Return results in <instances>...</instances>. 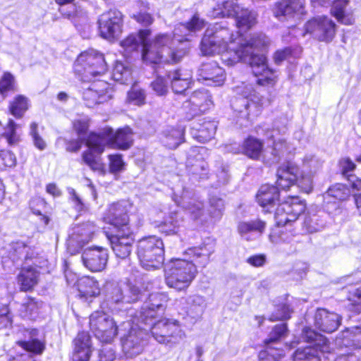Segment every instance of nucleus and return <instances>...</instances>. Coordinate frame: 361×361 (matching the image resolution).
Segmentation results:
<instances>
[{
	"instance_id": "nucleus-1",
	"label": "nucleus",
	"mask_w": 361,
	"mask_h": 361,
	"mask_svg": "<svg viewBox=\"0 0 361 361\" xmlns=\"http://www.w3.org/2000/svg\"><path fill=\"white\" fill-rule=\"evenodd\" d=\"M276 185H261L256 194V201L264 213L271 212L276 202H279L281 191L288 192L297 185L300 192L309 193L312 190V178L310 174L300 170L292 160H286L276 169Z\"/></svg>"
},
{
	"instance_id": "nucleus-2",
	"label": "nucleus",
	"mask_w": 361,
	"mask_h": 361,
	"mask_svg": "<svg viewBox=\"0 0 361 361\" xmlns=\"http://www.w3.org/2000/svg\"><path fill=\"white\" fill-rule=\"evenodd\" d=\"M152 30L142 28L137 30L141 45V58L143 62L152 66L157 65L174 66L180 63L188 54L186 47H171V36L167 33H159L149 40Z\"/></svg>"
},
{
	"instance_id": "nucleus-3",
	"label": "nucleus",
	"mask_w": 361,
	"mask_h": 361,
	"mask_svg": "<svg viewBox=\"0 0 361 361\" xmlns=\"http://www.w3.org/2000/svg\"><path fill=\"white\" fill-rule=\"evenodd\" d=\"M267 44L261 34H254L249 38V44L245 46V51L240 55H234L229 60L230 64L246 62L250 68L251 73L256 78V84L262 87H274L279 76L276 71L269 66L268 60L263 53Z\"/></svg>"
},
{
	"instance_id": "nucleus-4",
	"label": "nucleus",
	"mask_w": 361,
	"mask_h": 361,
	"mask_svg": "<svg viewBox=\"0 0 361 361\" xmlns=\"http://www.w3.org/2000/svg\"><path fill=\"white\" fill-rule=\"evenodd\" d=\"M247 44H249V39L242 42L232 30L220 27L205 30L202 37L200 49L203 56L221 54L222 62L228 66H233L235 64H230L229 60L234 55H240L241 52L243 54Z\"/></svg>"
},
{
	"instance_id": "nucleus-5",
	"label": "nucleus",
	"mask_w": 361,
	"mask_h": 361,
	"mask_svg": "<svg viewBox=\"0 0 361 361\" xmlns=\"http://www.w3.org/2000/svg\"><path fill=\"white\" fill-rule=\"evenodd\" d=\"M306 209L305 201L298 195H288L279 202L274 213L276 228L271 231L270 236L279 237L284 241L295 236V230L292 229L286 234L283 228L296 221Z\"/></svg>"
},
{
	"instance_id": "nucleus-6",
	"label": "nucleus",
	"mask_w": 361,
	"mask_h": 361,
	"mask_svg": "<svg viewBox=\"0 0 361 361\" xmlns=\"http://www.w3.org/2000/svg\"><path fill=\"white\" fill-rule=\"evenodd\" d=\"M195 264L183 258H171L164 268L166 286L178 293H186L197 276Z\"/></svg>"
},
{
	"instance_id": "nucleus-7",
	"label": "nucleus",
	"mask_w": 361,
	"mask_h": 361,
	"mask_svg": "<svg viewBox=\"0 0 361 361\" xmlns=\"http://www.w3.org/2000/svg\"><path fill=\"white\" fill-rule=\"evenodd\" d=\"M108 71L105 56L94 49L81 51L73 64V71L79 80L85 82L91 78L104 75Z\"/></svg>"
},
{
	"instance_id": "nucleus-8",
	"label": "nucleus",
	"mask_w": 361,
	"mask_h": 361,
	"mask_svg": "<svg viewBox=\"0 0 361 361\" xmlns=\"http://www.w3.org/2000/svg\"><path fill=\"white\" fill-rule=\"evenodd\" d=\"M106 131H107V126L104 127L100 132H89L84 139L87 149L81 154L82 163L92 171L102 175L106 173L105 164L100 157L108 147V135Z\"/></svg>"
},
{
	"instance_id": "nucleus-9",
	"label": "nucleus",
	"mask_w": 361,
	"mask_h": 361,
	"mask_svg": "<svg viewBox=\"0 0 361 361\" xmlns=\"http://www.w3.org/2000/svg\"><path fill=\"white\" fill-rule=\"evenodd\" d=\"M136 253L142 267L157 269L164 261V242L154 235L142 237L137 243Z\"/></svg>"
},
{
	"instance_id": "nucleus-10",
	"label": "nucleus",
	"mask_w": 361,
	"mask_h": 361,
	"mask_svg": "<svg viewBox=\"0 0 361 361\" xmlns=\"http://www.w3.org/2000/svg\"><path fill=\"white\" fill-rule=\"evenodd\" d=\"M37 329H25L22 331V338L15 341V344L25 353H18L9 355L7 361H37L35 356L41 355L46 350V342L38 337Z\"/></svg>"
},
{
	"instance_id": "nucleus-11",
	"label": "nucleus",
	"mask_w": 361,
	"mask_h": 361,
	"mask_svg": "<svg viewBox=\"0 0 361 361\" xmlns=\"http://www.w3.org/2000/svg\"><path fill=\"white\" fill-rule=\"evenodd\" d=\"M133 208V203L126 200L112 202L106 209L102 220L111 226V232L132 231L130 216Z\"/></svg>"
},
{
	"instance_id": "nucleus-12",
	"label": "nucleus",
	"mask_w": 361,
	"mask_h": 361,
	"mask_svg": "<svg viewBox=\"0 0 361 361\" xmlns=\"http://www.w3.org/2000/svg\"><path fill=\"white\" fill-rule=\"evenodd\" d=\"M150 333L156 341L164 344H176L185 336L180 322L170 318L154 322L150 327Z\"/></svg>"
},
{
	"instance_id": "nucleus-13",
	"label": "nucleus",
	"mask_w": 361,
	"mask_h": 361,
	"mask_svg": "<svg viewBox=\"0 0 361 361\" xmlns=\"http://www.w3.org/2000/svg\"><path fill=\"white\" fill-rule=\"evenodd\" d=\"M90 329L102 343H111L118 334V326L112 317L103 311H94L90 316Z\"/></svg>"
},
{
	"instance_id": "nucleus-14",
	"label": "nucleus",
	"mask_w": 361,
	"mask_h": 361,
	"mask_svg": "<svg viewBox=\"0 0 361 361\" xmlns=\"http://www.w3.org/2000/svg\"><path fill=\"white\" fill-rule=\"evenodd\" d=\"M305 33L310 34L319 42L329 43L336 34V25L326 16L314 17L305 24Z\"/></svg>"
},
{
	"instance_id": "nucleus-15",
	"label": "nucleus",
	"mask_w": 361,
	"mask_h": 361,
	"mask_svg": "<svg viewBox=\"0 0 361 361\" xmlns=\"http://www.w3.org/2000/svg\"><path fill=\"white\" fill-rule=\"evenodd\" d=\"M213 106L212 97L207 90H195L183 103L185 118L190 121L202 116Z\"/></svg>"
},
{
	"instance_id": "nucleus-16",
	"label": "nucleus",
	"mask_w": 361,
	"mask_h": 361,
	"mask_svg": "<svg viewBox=\"0 0 361 361\" xmlns=\"http://www.w3.org/2000/svg\"><path fill=\"white\" fill-rule=\"evenodd\" d=\"M123 13L116 9H110L98 20V30L101 37L108 40L117 38L123 32Z\"/></svg>"
},
{
	"instance_id": "nucleus-17",
	"label": "nucleus",
	"mask_w": 361,
	"mask_h": 361,
	"mask_svg": "<svg viewBox=\"0 0 361 361\" xmlns=\"http://www.w3.org/2000/svg\"><path fill=\"white\" fill-rule=\"evenodd\" d=\"M305 0H277L271 7L273 16L279 20H290L306 14Z\"/></svg>"
},
{
	"instance_id": "nucleus-18",
	"label": "nucleus",
	"mask_w": 361,
	"mask_h": 361,
	"mask_svg": "<svg viewBox=\"0 0 361 361\" xmlns=\"http://www.w3.org/2000/svg\"><path fill=\"white\" fill-rule=\"evenodd\" d=\"M106 236L112 251L117 258L121 259L129 258L135 242V233L133 230L109 232Z\"/></svg>"
},
{
	"instance_id": "nucleus-19",
	"label": "nucleus",
	"mask_w": 361,
	"mask_h": 361,
	"mask_svg": "<svg viewBox=\"0 0 361 361\" xmlns=\"http://www.w3.org/2000/svg\"><path fill=\"white\" fill-rule=\"evenodd\" d=\"M108 147L112 149L126 151L130 149L134 143L133 132L129 126H124L114 130L107 126Z\"/></svg>"
},
{
	"instance_id": "nucleus-20",
	"label": "nucleus",
	"mask_w": 361,
	"mask_h": 361,
	"mask_svg": "<svg viewBox=\"0 0 361 361\" xmlns=\"http://www.w3.org/2000/svg\"><path fill=\"white\" fill-rule=\"evenodd\" d=\"M109 259L108 250L103 247H91L82 254L84 266L92 272L105 269Z\"/></svg>"
},
{
	"instance_id": "nucleus-21",
	"label": "nucleus",
	"mask_w": 361,
	"mask_h": 361,
	"mask_svg": "<svg viewBox=\"0 0 361 361\" xmlns=\"http://www.w3.org/2000/svg\"><path fill=\"white\" fill-rule=\"evenodd\" d=\"M71 361H90L93 347L92 337L87 331H78L72 341Z\"/></svg>"
},
{
	"instance_id": "nucleus-22",
	"label": "nucleus",
	"mask_w": 361,
	"mask_h": 361,
	"mask_svg": "<svg viewBox=\"0 0 361 361\" xmlns=\"http://www.w3.org/2000/svg\"><path fill=\"white\" fill-rule=\"evenodd\" d=\"M194 119L192 128L194 138L202 143L211 140L216 133L217 122L209 116H200Z\"/></svg>"
},
{
	"instance_id": "nucleus-23",
	"label": "nucleus",
	"mask_w": 361,
	"mask_h": 361,
	"mask_svg": "<svg viewBox=\"0 0 361 361\" xmlns=\"http://www.w3.org/2000/svg\"><path fill=\"white\" fill-rule=\"evenodd\" d=\"M186 169L190 175L198 179L209 178V164L197 148L192 149L187 157Z\"/></svg>"
},
{
	"instance_id": "nucleus-24",
	"label": "nucleus",
	"mask_w": 361,
	"mask_h": 361,
	"mask_svg": "<svg viewBox=\"0 0 361 361\" xmlns=\"http://www.w3.org/2000/svg\"><path fill=\"white\" fill-rule=\"evenodd\" d=\"M111 85L104 80L93 81L85 93L87 105L93 106L108 101L111 98Z\"/></svg>"
},
{
	"instance_id": "nucleus-25",
	"label": "nucleus",
	"mask_w": 361,
	"mask_h": 361,
	"mask_svg": "<svg viewBox=\"0 0 361 361\" xmlns=\"http://www.w3.org/2000/svg\"><path fill=\"white\" fill-rule=\"evenodd\" d=\"M289 330L288 324L286 322L274 325L268 335V337L263 340V350L268 351H276V355H285L284 350L282 348L276 347L283 339L288 336Z\"/></svg>"
},
{
	"instance_id": "nucleus-26",
	"label": "nucleus",
	"mask_w": 361,
	"mask_h": 361,
	"mask_svg": "<svg viewBox=\"0 0 361 361\" xmlns=\"http://www.w3.org/2000/svg\"><path fill=\"white\" fill-rule=\"evenodd\" d=\"M75 286L78 292V298L85 301L91 300L101 293L99 281L93 276H82L78 278Z\"/></svg>"
},
{
	"instance_id": "nucleus-27",
	"label": "nucleus",
	"mask_w": 361,
	"mask_h": 361,
	"mask_svg": "<svg viewBox=\"0 0 361 361\" xmlns=\"http://www.w3.org/2000/svg\"><path fill=\"white\" fill-rule=\"evenodd\" d=\"M314 325L319 331L331 334L340 326V319L337 314L319 308L314 314Z\"/></svg>"
},
{
	"instance_id": "nucleus-28",
	"label": "nucleus",
	"mask_w": 361,
	"mask_h": 361,
	"mask_svg": "<svg viewBox=\"0 0 361 361\" xmlns=\"http://www.w3.org/2000/svg\"><path fill=\"white\" fill-rule=\"evenodd\" d=\"M143 333L140 330L131 329L121 339L122 349L124 353L133 357L142 352Z\"/></svg>"
},
{
	"instance_id": "nucleus-29",
	"label": "nucleus",
	"mask_w": 361,
	"mask_h": 361,
	"mask_svg": "<svg viewBox=\"0 0 361 361\" xmlns=\"http://www.w3.org/2000/svg\"><path fill=\"white\" fill-rule=\"evenodd\" d=\"M20 292H32L39 281V271L32 266L21 267L16 277Z\"/></svg>"
},
{
	"instance_id": "nucleus-30",
	"label": "nucleus",
	"mask_w": 361,
	"mask_h": 361,
	"mask_svg": "<svg viewBox=\"0 0 361 361\" xmlns=\"http://www.w3.org/2000/svg\"><path fill=\"white\" fill-rule=\"evenodd\" d=\"M43 301L26 295L18 309V315L24 320H35L39 315Z\"/></svg>"
},
{
	"instance_id": "nucleus-31",
	"label": "nucleus",
	"mask_w": 361,
	"mask_h": 361,
	"mask_svg": "<svg viewBox=\"0 0 361 361\" xmlns=\"http://www.w3.org/2000/svg\"><path fill=\"white\" fill-rule=\"evenodd\" d=\"M264 152V141L253 135H247L240 145V152L253 161H259Z\"/></svg>"
},
{
	"instance_id": "nucleus-32",
	"label": "nucleus",
	"mask_w": 361,
	"mask_h": 361,
	"mask_svg": "<svg viewBox=\"0 0 361 361\" xmlns=\"http://www.w3.org/2000/svg\"><path fill=\"white\" fill-rule=\"evenodd\" d=\"M336 341L341 348L360 349L361 328L359 326L345 328L338 334L336 338Z\"/></svg>"
},
{
	"instance_id": "nucleus-33",
	"label": "nucleus",
	"mask_w": 361,
	"mask_h": 361,
	"mask_svg": "<svg viewBox=\"0 0 361 361\" xmlns=\"http://www.w3.org/2000/svg\"><path fill=\"white\" fill-rule=\"evenodd\" d=\"M301 336L304 342L312 344L310 346L318 348L320 353H326L331 352L329 340L311 327L305 326L302 330Z\"/></svg>"
},
{
	"instance_id": "nucleus-34",
	"label": "nucleus",
	"mask_w": 361,
	"mask_h": 361,
	"mask_svg": "<svg viewBox=\"0 0 361 361\" xmlns=\"http://www.w3.org/2000/svg\"><path fill=\"white\" fill-rule=\"evenodd\" d=\"M168 77L171 78V86L176 94H183L190 88L192 77L190 73L183 72L180 68H176L169 72Z\"/></svg>"
},
{
	"instance_id": "nucleus-35",
	"label": "nucleus",
	"mask_w": 361,
	"mask_h": 361,
	"mask_svg": "<svg viewBox=\"0 0 361 361\" xmlns=\"http://www.w3.org/2000/svg\"><path fill=\"white\" fill-rule=\"evenodd\" d=\"M212 250L206 244L188 247L185 255L188 257L187 260L192 262L196 269L197 267H204L209 262Z\"/></svg>"
},
{
	"instance_id": "nucleus-36",
	"label": "nucleus",
	"mask_w": 361,
	"mask_h": 361,
	"mask_svg": "<svg viewBox=\"0 0 361 361\" xmlns=\"http://www.w3.org/2000/svg\"><path fill=\"white\" fill-rule=\"evenodd\" d=\"M160 140L166 148L175 149L185 141V130L180 127H171L162 133Z\"/></svg>"
},
{
	"instance_id": "nucleus-37",
	"label": "nucleus",
	"mask_w": 361,
	"mask_h": 361,
	"mask_svg": "<svg viewBox=\"0 0 361 361\" xmlns=\"http://www.w3.org/2000/svg\"><path fill=\"white\" fill-rule=\"evenodd\" d=\"M183 221L182 217L178 216L176 214H171L158 223L156 228L165 235H175L179 233Z\"/></svg>"
},
{
	"instance_id": "nucleus-38",
	"label": "nucleus",
	"mask_w": 361,
	"mask_h": 361,
	"mask_svg": "<svg viewBox=\"0 0 361 361\" xmlns=\"http://www.w3.org/2000/svg\"><path fill=\"white\" fill-rule=\"evenodd\" d=\"M146 290L147 287L142 281L136 279L128 281L126 293L122 295L121 300L129 303L135 302L142 298Z\"/></svg>"
},
{
	"instance_id": "nucleus-39",
	"label": "nucleus",
	"mask_w": 361,
	"mask_h": 361,
	"mask_svg": "<svg viewBox=\"0 0 361 361\" xmlns=\"http://www.w3.org/2000/svg\"><path fill=\"white\" fill-rule=\"evenodd\" d=\"M236 27L241 31L247 32L257 23V18L251 11L240 7L235 17Z\"/></svg>"
},
{
	"instance_id": "nucleus-40",
	"label": "nucleus",
	"mask_w": 361,
	"mask_h": 361,
	"mask_svg": "<svg viewBox=\"0 0 361 361\" xmlns=\"http://www.w3.org/2000/svg\"><path fill=\"white\" fill-rule=\"evenodd\" d=\"M201 74L206 80L222 83L225 80L224 70L216 63H207L201 68Z\"/></svg>"
},
{
	"instance_id": "nucleus-41",
	"label": "nucleus",
	"mask_w": 361,
	"mask_h": 361,
	"mask_svg": "<svg viewBox=\"0 0 361 361\" xmlns=\"http://www.w3.org/2000/svg\"><path fill=\"white\" fill-rule=\"evenodd\" d=\"M30 247L23 241H14L10 244L8 250V257L13 261L16 262L20 259H30Z\"/></svg>"
},
{
	"instance_id": "nucleus-42",
	"label": "nucleus",
	"mask_w": 361,
	"mask_h": 361,
	"mask_svg": "<svg viewBox=\"0 0 361 361\" xmlns=\"http://www.w3.org/2000/svg\"><path fill=\"white\" fill-rule=\"evenodd\" d=\"M29 109V100L23 94H18L9 102L8 111L16 118H21Z\"/></svg>"
},
{
	"instance_id": "nucleus-43",
	"label": "nucleus",
	"mask_w": 361,
	"mask_h": 361,
	"mask_svg": "<svg viewBox=\"0 0 361 361\" xmlns=\"http://www.w3.org/2000/svg\"><path fill=\"white\" fill-rule=\"evenodd\" d=\"M328 197L334 199V202H342L347 201L351 196L349 187L341 183L331 185L326 190Z\"/></svg>"
},
{
	"instance_id": "nucleus-44",
	"label": "nucleus",
	"mask_w": 361,
	"mask_h": 361,
	"mask_svg": "<svg viewBox=\"0 0 361 361\" xmlns=\"http://www.w3.org/2000/svg\"><path fill=\"white\" fill-rule=\"evenodd\" d=\"M319 352V350L315 347L298 348L293 354V361H322Z\"/></svg>"
},
{
	"instance_id": "nucleus-45",
	"label": "nucleus",
	"mask_w": 361,
	"mask_h": 361,
	"mask_svg": "<svg viewBox=\"0 0 361 361\" xmlns=\"http://www.w3.org/2000/svg\"><path fill=\"white\" fill-rule=\"evenodd\" d=\"M349 1V0H343L340 4L335 6L331 12V15L339 23L345 25H351L355 23V18L353 13H346L345 11Z\"/></svg>"
},
{
	"instance_id": "nucleus-46",
	"label": "nucleus",
	"mask_w": 361,
	"mask_h": 361,
	"mask_svg": "<svg viewBox=\"0 0 361 361\" xmlns=\"http://www.w3.org/2000/svg\"><path fill=\"white\" fill-rule=\"evenodd\" d=\"M266 222L259 219L249 221H240L238 224L237 231L240 235H244L251 232L262 233L266 228Z\"/></svg>"
},
{
	"instance_id": "nucleus-47",
	"label": "nucleus",
	"mask_w": 361,
	"mask_h": 361,
	"mask_svg": "<svg viewBox=\"0 0 361 361\" xmlns=\"http://www.w3.org/2000/svg\"><path fill=\"white\" fill-rule=\"evenodd\" d=\"M245 97L247 99L245 104L247 116H259L264 107V97L255 94H246Z\"/></svg>"
},
{
	"instance_id": "nucleus-48",
	"label": "nucleus",
	"mask_w": 361,
	"mask_h": 361,
	"mask_svg": "<svg viewBox=\"0 0 361 361\" xmlns=\"http://www.w3.org/2000/svg\"><path fill=\"white\" fill-rule=\"evenodd\" d=\"M164 313V311L157 310L156 307L144 302L140 311L139 319L144 324H152L156 319L160 317Z\"/></svg>"
},
{
	"instance_id": "nucleus-49",
	"label": "nucleus",
	"mask_w": 361,
	"mask_h": 361,
	"mask_svg": "<svg viewBox=\"0 0 361 361\" xmlns=\"http://www.w3.org/2000/svg\"><path fill=\"white\" fill-rule=\"evenodd\" d=\"M17 90L18 85L14 75L10 72H4L0 78V94L6 97Z\"/></svg>"
},
{
	"instance_id": "nucleus-50",
	"label": "nucleus",
	"mask_w": 361,
	"mask_h": 361,
	"mask_svg": "<svg viewBox=\"0 0 361 361\" xmlns=\"http://www.w3.org/2000/svg\"><path fill=\"white\" fill-rule=\"evenodd\" d=\"M170 298L168 293L164 292H154L149 294L145 303L154 307L157 310L166 312Z\"/></svg>"
},
{
	"instance_id": "nucleus-51",
	"label": "nucleus",
	"mask_w": 361,
	"mask_h": 361,
	"mask_svg": "<svg viewBox=\"0 0 361 361\" xmlns=\"http://www.w3.org/2000/svg\"><path fill=\"white\" fill-rule=\"evenodd\" d=\"M293 312V310L289 304L279 303L276 305V311L270 314L268 320L272 322L286 321L290 319Z\"/></svg>"
},
{
	"instance_id": "nucleus-52",
	"label": "nucleus",
	"mask_w": 361,
	"mask_h": 361,
	"mask_svg": "<svg viewBox=\"0 0 361 361\" xmlns=\"http://www.w3.org/2000/svg\"><path fill=\"white\" fill-rule=\"evenodd\" d=\"M109 170L111 173L116 174L126 169L123 156L119 153L110 154L107 156Z\"/></svg>"
},
{
	"instance_id": "nucleus-53",
	"label": "nucleus",
	"mask_w": 361,
	"mask_h": 361,
	"mask_svg": "<svg viewBox=\"0 0 361 361\" xmlns=\"http://www.w3.org/2000/svg\"><path fill=\"white\" fill-rule=\"evenodd\" d=\"M17 124L13 119H9L6 125L5 131L1 135L9 145H15L20 141V136L16 133Z\"/></svg>"
},
{
	"instance_id": "nucleus-54",
	"label": "nucleus",
	"mask_w": 361,
	"mask_h": 361,
	"mask_svg": "<svg viewBox=\"0 0 361 361\" xmlns=\"http://www.w3.org/2000/svg\"><path fill=\"white\" fill-rule=\"evenodd\" d=\"M346 300L352 311L361 312V286L348 291Z\"/></svg>"
},
{
	"instance_id": "nucleus-55",
	"label": "nucleus",
	"mask_w": 361,
	"mask_h": 361,
	"mask_svg": "<svg viewBox=\"0 0 361 361\" xmlns=\"http://www.w3.org/2000/svg\"><path fill=\"white\" fill-rule=\"evenodd\" d=\"M218 7L220 11L219 15L221 17L234 18L241 6L232 1L226 0L219 4Z\"/></svg>"
},
{
	"instance_id": "nucleus-56",
	"label": "nucleus",
	"mask_w": 361,
	"mask_h": 361,
	"mask_svg": "<svg viewBox=\"0 0 361 361\" xmlns=\"http://www.w3.org/2000/svg\"><path fill=\"white\" fill-rule=\"evenodd\" d=\"M119 44L126 51H137L140 44L137 32L128 34L120 42Z\"/></svg>"
},
{
	"instance_id": "nucleus-57",
	"label": "nucleus",
	"mask_w": 361,
	"mask_h": 361,
	"mask_svg": "<svg viewBox=\"0 0 361 361\" xmlns=\"http://www.w3.org/2000/svg\"><path fill=\"white\" fill-rule=\"evenodd\" d=\"M185 211L191 220L197 221L204 216V204L198 201L189 203Z\"/></svg>"
},
{
	"instance_id": "nucleus-58",
	"label": "nucleus",
	"mask_w": 361,
	"mask_h": 361,
	"mask_svg": "<svg viewBox=\"0 0 361 361\" xmlns=\"http://www.w3.org/2000/svg\"><path fill=\"white\" fill-rule=\"evenodd\" d=\"M338 165L341 173L345 177V180L347 177H353V175L350 174V173L354 171L357 168L355 163L348 157L341 158L338 160Z\"/></svg>"
},
{
	"instance_id": "nucleus-59",
	"label": "nucleus",
	"mask_w": 361,
	"mask_h": 361,
	"mask_svg": "<svg viewBox=\"0 0 361 361\" xmlns=\"http://www.w3.org/2000/svg\"><path fill=\"white\" fill-rule=\"evenodd\" d=\"M90 126L89 118H76L72 121V129L78 136L87 135Z\"/></svg>"
},
{
	"instance_id": "nucleus-60",
	"label": "nucleus",
	"mask_w": 361,
	"mask_h": 361,
	"mask_svg": "<svg viewBox=\"0 0 361 361\" xmlns=\"http://www.w3.org/2000/svg\"><path fill=\"white\" fill-rule=\"evenodd\" d=\"M131 18L142 27H148L154 22L153 15L147 11H139L131 16Z\"/></svg>"
},
{
	"instance_id": "nucleus-61",
	"label": "nucleus",
	"mask_w": 361,
	"mask_h": 361,
	"mask_svg": "<svg viewBox=\"0 0 361 361\" xmlns=\"http://www.w3.org/2000/svg\"><path fill=\"white\" fill-rule=\"evenodd\" d=\"M16 164L15 154L9 150L0 149V169L13 167Z\"/></svg>"
},
{
	"instance_id": "nucleus-62",
	"label": "nucleus",
	"mask_w": 361,
	"mask_h": 361,
	"mask_svg": "<svg viewBox=\"0 0 361 361\" xmlns=\"http://www.w3.org/2000/svg\"><path fill=\"white\" fill-rule=\"evenodd\" d=\"M204 20L200 19L198 14H194L188 21L183 23V26L190 32L201 30L204 26Z\"/></svg>"
},
{
	"instance_id": "nucleus-63",
	"label": "nucleus",
	"mask_w": 361,
	"mask_h": 361,
	"mask_svg": "<svg viewBox=\"0 0 361 361\" xmlns=\"http://www.w3.org/2000/svg\"><path fill=\"white\" fill-rule=\"evenodd\" d=\"M293 55V49L291 47H286L277 49L273 54L274 62L280 65L283 61L289 59Z\"/></svg>"
},
{
	"instance_id": "nucleus-64",
	"label": "nucleus",
	"mask_w": 361,
	"mask_h": 361,
	"mask_svg": "<svg viewBox=\"0 0 361 361\" xmlns=\"http://www.w3.org/2000/svg\"><path fill=\"white\" fill-rule=\"evenodd\" d=\"M152 90L159 96L168 92V83L164 76L158 75L150 84Z\"/></svg>"
}]
</instances>
